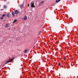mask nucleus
I'll list each match as a JSON object with an SVG mask.
<instances>
[{
  "mask_svg": "<svg viewBox=\"0 0 78 78\" xmlns=\"http://www.w3.org/2000/svg\"><path fill=\"white\" fill-rule=\"evenodd\" d=\"M14 60V58H12L10 60H9L8 61H7L5 63V64H7L8 63H9V62H11V61H12V60Z\"/></svg>",
  "mask_w": 78,
  "mask_h": 78,
  "instance_id": "1",
  "label": "nucleus"
},
{
  "mask_svg": "<svg viewBox=\"0 0 78 78\" xmlns=\"http://www.w3.org/2000/svg\"><path fill=\"white\" fill-rule=\"evenodd\" d=\"M7 16L8 17H9V16H11V14H10V13L8 12L7 14Z\"/></svg>",
  "mask_w": 78,
  "mask_h": 78,
  "instance_id": "4",
  "label": "nucleus"
},
{
  "mask_svg": "<svg viewBox=\"0 0 78 78\" xmlns=\"http://www.w3.org/2000/svg\"><path fill=\"white\" fill-rule=\"evenodd\" d=\"M12 15L13 16H15V13L14 12H12Z\"/></svg>",
  "mask_w": 78,
  "mask_h": 78,
  "instance_id": "9",
  "label": "nucleus"
},
{
  "mask_svg": "<svg viewBox=\"0 0 78 78\" xmlns=\"http://www.w3.org/2000/svg\"><path fill=\"white\" fill-rule=\"evenodd\" d=\"M1 19H2V20L3 19V16H2L0 18Z\"/></svg>",
  "mask_w": 78,
  "mask_h": 78,
  "instance_id": "15",
  "label": "nucleus"
},
{
  "mask_svg": "<svg viewBox=\"0 0 78 78\" xmlns=\"http://www.w3.org/2000/svg\"><path fill=\"white\" fill-rule=\"evenodd\" d=\"M29 5H30V4H29L28 5V6H29Z\"/></svg>",
  "mask_w": 78,
  "mask_h": 78,
  "instance_id": "19",
  "label": "nucleus"
},
{
  "mask_svg": "<svg viewBox=\"0 0 78 78\" xmlns=\"http://www.w3.org/2000/svg\"><path fill=\"white\" fill-rule=\"evenodd\" d=\"M27 53V50H25L24 51V53Z\"/></svg>",
  "mask_w": 78,
  "mask_h": 78,
  "instance_id": "12",
  "label": "nucleus"
},
{
  "mask_svg": "<svg viewBox=\"0 0 78 78\" xmlns=\"http://www.w3.org/2000/svg\"><path fill=\"white\" fill-rule=\"evenodd\" d=\"M30 5H31V7H35V6L34 5V2H31Z\"/></svg>",
  "mask_w": 78,
  "mask_h": 78,
  "instance_id": "2",
  "label": "nucleus"
},
{
  "mask_svg": "<svg viewBox=\"0 0 78 78\" xmlns=\"http://www.w3.org/2000/svg\"><path fill=\"white\" fill-rule=\"evenodd\" d=\"M23 20H26L27 19V16H25L23 18Z\"/></svg>",
  "mask_w": 78,
  "mask_h": 78,
  "instance_id": "3",
  "label": "nucleus"
},
{
  "mask_svg": "<svg viewBox=\"0 0 78 78\" xmlns=\"http://www.w3.org/2000/svg\"><path fill=\"white\" fill-rule=\"evenodd\" d=\"M61 1V0H56V3H58V2H59Z\"/></svg>",
  "mask_w": 78,
  "mask_h": 78,
  "instance_id": "8",
  "label": "nucleus"
},
{
  "mask_svg": "<svg viewBox=\"0 0 78 78\" xmlns=\"http://www.w3.org/2000/svg\"><path fill=\"white\" fill-rule=\"evenodd\" d=\"M6 8H7V6H6V5H4V8L5 9H6Z\"/></svg>",
  "mask_w": 78,
  "mask_h": 78,
  "instance_id": "10",
  "label": "nucleus"
},
{
  "mask_svg": "<svg viewBox=\"0 0 78 78\" xmlns=\"http://www.w3.org/2000/svg\"><path fill=\"white\" fill-rule=\"evenodd\" d=\"M20 7L21 8H23V5H21L20 6Z\"/></svg>",
  "mask_w": 78,
  "mask_h": 78,
  "instance_id": "11",
  "label": "nucleus"
},
{
  "mask_svg": "<svg viewBox=\"0 0 78 78\" xmlns=\"http://www.w3.org/2000/svg\"><path fill=\"white\" fill-rule=\"evenodd\" d=\"M4 2H6V0H4Z\"/></svg>",
  "mask_w": 78,
  "mask_h": 78,
  "instance_id": "18",
  "label": "nucleus"
},
{
  "mask_svg": "<svg viewBox=\"0 0 78 78\" xmlns=\"http://www.w3.org/2000/svg\"><path fill=\"white\" fill-rule=\"evenodd\" d=\"M9 27V23H7L5 26V28H7V27Z\"/></svg>",
  "mask_w": 78,
  "mask_h": 78,
  "instance_id": "6",
  "label": "nucleus"
},
{
  "mask_svg": "<svg viewBox=\"0 0 78 78\" xmlns=\"http://www.w3.org/2000/svg\"><path fill=\"white\" fill-rule=\"evenodd\" d=\"M16 21H17V20H14V21L13 22V23H15V22H16Z\"/></svg>",
  "mask_w": 78,
  "mask_h": 78,
  "instance_id": "13",
  "label": "nucleus"
},
{
  "mask_svg": "<svg viewBox=\"0 0 78 78\" xmlns=\"http://www.w3.org/2000/svg\"><path fill=\"white\" fill-rule=\"evenodd\" d=\"M6 16V14H4V15H2V17H5Z\"/></svg>",
  "mask_w": 78,
  "mask_h": 78,
  "instance_id": "14",
  "label": "nucleus"
},
{
  "mask_svg": "<svg viewBox=\"0 0 78 78\" xmlns=\"http://www.w3.org/2000/svg\"><path fill=\"white\" fill-rule=\"evenodd\" d=\"M58 65H59V66H60L61 63H59Z\"/></svg>",
  "mask_w": 78,
  "mask_h": 78,
  "instance_id": "17",
  "label": "nucleus"
},
{
  "mask_svg": "<svg viewBox=\"0 0 78 78\" xmlns=\"http://www.w3.org/2000/svg\"><path fill=\"white\" fill-rule=\"evenodd\" d=\"M66 59V58L65 57H64V60H65V59Z\"/></svg>",
  "mask_w": 78,
  "mask_h": 78,
  "instance_id": "16",
  "label": "nucleus"
},
{
  "mask_svg": "<svg viewBox=\"0 0 78 78\" xmlns=\"http://www.w3.org/2000/svg\"><path fill=\"white\" fill-rule=\"evenodd\" d=\"M44 2V1H43L41 2L39 4V6H41V5L42 4V3H43Z\"/></svg>",
  "mask_w": 78,
  "mask_h": 78,
  "instance_id": "5",
  "label": "nucleus"
},
{
  "mask_svg": "<svg viewBox=\"0 0 78 78\" xmlns=\"http://www.w3.org/2000/svg\"><path fill=\"white\" fill-rule=\"evenodd\" d=\"M15 14H19V11L17 10H16L15 12Z\"/></svg>",
  "mask_w": 78,
  "mask_h": 78,
  "instance_id": "7",
  "label": "nucleus"
}]
</instances>
